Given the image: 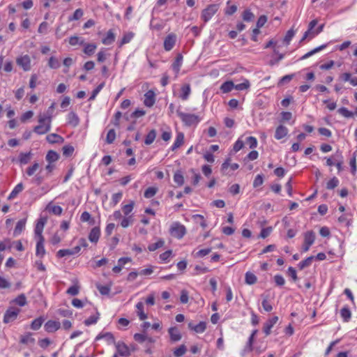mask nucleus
Returning a JSON list of instances; mask_svg holds the SVG:
<instances>
[{"mask_svg": "<svg viewBox=\"0 0 357 357\" xmlns=\"http://www.w3.org/2000/svg\"><path fill=\"white\" fill-rule=\"evenodd\" d=\"M52 116L45 114L38 116L39 124L34 127L33 131L38 135H44L51 129Z\"/></svg>", "mask_w": 357, "mask_h": 357, "instance_id": "nucleus-1", "label": "nucleus"}, {"mask_svg": "<svg viewBox=\"0 0 357 357\" xmlns=\"http://www.w3.org/2000/svg\"><path fill=\"white\" fill-rule=\"evenodd\" d=\"M177 115L187 126H191L197 124L200 119L197 115L193 114H187L179 110L176 111Z\"/></svg>", "mask_w": 357, "mask_h": 357, "instance_id": "nucleus-2", "label": "nucleus"}, {"mask_svg": "<svg viewBox=\"0 0 357 357\" xmlns=\"http://www.w3.org/2000/svg\"><path fill=\"white\" fill-rule=\"evenodd\" d=\"M170 234L178 239L183 237L186 233L185 227L178 222H173L169 228Z\"/></svg>", "mask_w": 357, "mask_h": 357, "instance_id": "nucleus-3", "label": "nucleus"}, {"mask_svg": "<svg viewBox=\"0 0 357 357\" xmlns=\"http://www.w3.org/2000/svg\"><path fill=\"white\" fill-rule=\"evenodd\" d=\"M219 9L218 4H210L202 10V19L205 22L210 20Z\"/></svg>", "mask_w": 357, "mask_h": 357, "instance_id": "nucleus-4", "label": "nucleus"}, {"mask_svg": "<svg viewBox=\"0 0 357 357\" xmlns=\"http://www.w3.org/2000/svg\"><path fill=\"white\" fill-rule=\"evenodd\" d=\"M315 241V234L313 231H308L304 234V243L302 247V250L306 252L309 250L310 246Z\"/></svg>", "mask_w": 357, "mask_h": 357, "instance_id": "nucleus-5", "label": "nucleus"}, {"mask_svg": "<svg viewBox=\"0 0 357 357\" xmlns=\"http://www.w3.org/2000/svg\"><path fill=\"white\" fill-rule=\"evenodd\" d=\"M20 312V310L16 307H11L8 308L4 314L3 321L5 323H9L14 321L17 318Z\"/></svg>", "mask_w": 357, "mask_h": 357, "instance_id": "nucleus-6", "label": "nucleus"}, {"mask_svg": "<svg viewBox=\"0 0 357 357\" xmlns=\"http://www.w3.org/2000/svg\"><path fill=\"white\" fill-rule=\"evenodd\" d=\"M16 63L18 66L22 67L24 71H28L31 69V59L28 55H24L17 59Z\"/></svg>", "mask_w": 357, "mask_h": 357, "instance_id": "nucleus-7", "label": "nucleus"}, {"mask_svg": "<svg viewBox=\"0 0 357 357\" xmlns=\"http://www.w3.org/2000/svg\"><path fill=\"white\" fill-rule=\"evenodd\" d=\"M116 348L118 354L124 357H128L130 355V351L128 347L122 342H118L115 343Z\"/></svg>", "mask_w": 357, "mask_h": 357, "instance_id": "nucleus-8", "label": "nucleus"}, {"mask_svg": "<svg viewBox=\"0 0 357 357\" xmlns=\"http://www.w3.org/2000/svg\"><path fill=\"white\" fill-rule=\"evenodd\" d=\"M44 241L45 238L43 236H41L40 239L37 241L36 243V255L40 258H43L45 255V249L44 247Z\"/></svg>", "mask_w": 357, "mask_h": 357, "instance_id": "nucleus-9", "label": "nucleus"}, {"mask_svg": "<svg viewBox=\"0 0 357 357\" xmlns=\"http://www.w3.org/2000/svg\"><path fill=\"white\" fill-rule=\"evenodd\" d=\"M168 333L172 342H176L181 340L182 335L178 328L171 327L169 328Z\"/></svg>", "mask_w": 357, "mask_h": 357, "instance_id": "nucleus-10", "label": "nucleus"}, {"mask_svg": "<svg viewBox=\"0 0 357 357\" xmlns=\"http://www.w3.org/2000/svg\"><path fill=\"white\" fill-rule=\"evenodd\" d=\"M47 222V218H40L36 225L35 228V234L38 236V239L41 238V236H43L42 233L44 229V226L45 223Z\"/></svg>", "mask_w": 357, "mask_h": 357, "instance_id": "nucleus-11", "label": "nucleus"}, {"mask_svg": "<svg viewBox=\"0 0 357 357\" xmlns=\"http://www.w3.org/2000/svg\"><path fill=\"white\" fill-rule=\"evenodd\" d=\"M61 326L59 321L50 320L44 326L45 331L48 333H53L57 331Z\"/></svg>", "mask_w": 357, "mask_h": 357, "instance_id": "nucleus-12", "label": "nucleus"}, {"mask_svg": "<svg viewBox=\"0 0 357 357\" xmlns=\"http://www.w3.org/2000/svg\"><path fill=\"white\" fill-rule=\"evenodd\" d=\"M278 321V317L277 316H274L264 324L263 330L266 335H268L271 333L272 327L277 323Z\"/></svg>", "mask_w": 357, "mask_h": 357, "instance_id": "nucleus-13", "label": "nucleus"}, {"mask_svg": "<svg viewBox=\"0 0 357 357\" xmlns=\"http://www.w3.org/2000/svg\"><path fill=\"white\" fill-rule=\"evenodd\" d=\"M155 93L153 91H149L144 94V103L147 107H152L155 103Z\"/></svg>", "mask_w": 357, "mask_h": 357, "instance_id": "nucleus-14", "label": "nucleus"}, {"mask_svg": "<svg viewBox=\"0 0 357 357\" xmlns=\"http://www.w3.org/2000/svg\"><path fill=\"white\" fill-rule=\"evenodd\" d=\"M176 38L174 35H168L164 41V48L167 51H170L174 46Z\"/></svg>", "mask_w": 357, "mask_h": 357, "instance_id": "nucleus-15", "label": "nucleus"}, {"mask_svg": "<svg viewBox=\"0 0 357 357\" xmlns=\"http://www.w3.org/2000/svg\"><path fill=\"white\" fill-rule=\"evenodd\" d=\"M100 235V228L98 227H95L91 230V231L89 234V239L91 243H96L98 241Z\"/></svg>", "mask_w": 357, "mask_h": 357, "instance_id": "nucleus-16", "label": "nucleus"}, {"mask_svg": "<svg viewBox=\"0 0 357 357\" xmlns=\"http://www.w3.org/2000/svg\"><path fill=\"white\" fill-rule=\"evenodd\" d=\"M317 23H318L317 20H313L309 23L308 29H307V31H306L304 33L303 36L301 40V43L303 42L305 39H306L309 36L311 38V36H312L313 31H314V30H313V29L315 27V26L317 24Z\"/></svg>", "mask_w": 357, "mask_h": 357, "instance_id": "nucleus-17", "label": "nucleus"}, {"mask_svg": "<svg viewBox=\"0 0 357 357\" xmlns=\"http://www.w3.org/2000/svg\"><path fill=\"white\" fill-rule=\"evenodd\" d=\"M47 141L50 144H62L64 142V139L55 133H52L46 137Z\"/></svg>", "mask_w": 357, "mask_h": 357, "instance_id": "nucleus-18", "label": "nucleus"}, {"mask_svg": "<svg viewBox=\"0 0 357 357\" xmlns=\"http://www.w3.org/2000/svg\"><path fill=\"white\" fill-rule=\"evenodd\" d=\"M182 62H183V56L181 54H178L176 56L175 61H174V63L172 65V69L176 73V76H177L178 73L180 71V68L182 65Z\"/></svg>", "mask_w": 357, "mask_h": 357, "instance_id": "nucleus-19", "label": "nucleus"}, {"mask_svg": "<svg viewBox=\"0 0 357 357\" xmlns=\"http://www.w3.org/2000/svg\"><path fill=\"white\" fill-rule=\"evenodd\" d=\"M288 133V129L284 126H279L276 130L275 133V137L277 139H281L284 137Z\"/></svg>", "mask_w": 357, "mask_h": 357, "instance_id": "nucleus-20", "label": "nucleus"}, {"mask_svg": "<svg viewBox=\"0 0 357 357\" xmlns=\"http://www.w3.org/2000/svg\"><path fill=\"white\" fill-rule=\"evenodd\" d=\"M68 123L73 127H77L79 123L78 116L73 112H71L68 115Z\"/></svg>", "mask_w": 357, "mask_h": 357, "instance_id": "nucleus-21", "label": "nucleus"}, {"mask_svg": "<svg viewBox=\"0 0 357 357\" xmlns=\"http://www.w3.org/2000/svg\"><path fill=\"white\" fill-rule=\"evenodd\" d=\"M184 143V134L183 132H178L176 135V139L174 144L172 146V150L175 151L176 149L181 147Z\"/></svg>", "mask_w": 357, "mask_h": 357, "instance_id": "nucleus-22", "label": "nucleus"}, {"mask_svg": "<svg viewBox=\"0 0 357 357\" xmlns=\"http://www.w3.org/2000/svg\"><path fill=\"white\" fill-rule=\"evenodd\" d=\"M181 93L179 97L183 100H188L189 98V96L191 93V89H190V84H183L181 86Z\"/></svg>", "mask_w": 357, "mask_h": 357, "instance_id": "nucleus-23", "label": "nucleus"}, {"mask_svg": "<svg viewBox=\"0 0 357 357\" xmlns=\"http://www.w3.org/2000/svg\"><path fill=\"white\" fill-rule=\"evenodd\" d=\"M137 314L140 320H144L147 318V314L144 312V303L139 302L136 305Z\"/></svg>", "mask_w": 357, "mask_h": 357, "instance_id": "nucleus-24", "label": "nucleus"}, {"mask_svg": "<svg viewBox=\"0 0 357 357\" xmlns=\"http://www.w3.org/2000/svg\"><path fill=\"white\" fill-rule=\"evenodd\" d=\"M59 158V154L54 151H49L46 155L45 159L49 163H53Z\"/></svg>", "mask_w": 357, "mask_h": 357, "instance_id": "nucleus-25", "label": "nucleus"}, {"mask_svg": "<svg viewBox=\"0 0 357 357\" xmlns=\"http://www.w3.org/2000/svg\"><path fill=\"white\" fill-rule=\"evenodd\" d=\"M26 222V219H22L17 222V225H16L15 230H14L15 236H17L20 234H21V232L25 228Z\"/></svg>", "mask_w": 357, "mask_h": 357, "instance_id": "nucleus-26", "label": "nucleus"}, {"mask_svg": "<svg viewBox=\"0 0 357 357\" xmlns=\"http://www.w3.org/2000/svg\"><path fill=\"white\" fill-rule=\"evenodd\" d=\"M115 40V35L112 30H109L107 33L105 38L102 40L105 45H111Z\"/></svg>", "mask_w": 357, "mask_h": 357, "instance_id": "nucleus-27", "label": "nucleus"}, {"mask_svg": "<svg viewBox=\"0 0 357 357\" xmlns=\"http://www.w3.org/2000/svg\"><path fill=\"white\" fill-rule=\"evenodd\" d=\"M340 315L344 322H348L351 317V312L348 307H344L340 310Z\"/></svg>", "mask_w": 357, "mask_h": 357, "instance_id": "nucleus-28", "label": "nucleus"}, {"mask_svg": "<svg viewBox=\"0 0 357 357\" xmlns=\"http://www.w3.org/2000/svg\"><path fill=\"white\" fill-rule=\"evenodd\" d=\"M23 184L22 183H18L9 195L8 199H14L20 192L23 190Z\"/></svg>", "mask_w": 357, "mask_h": 357, "instance_id": "nucleus-29", "label": "nucleus"}, {"mask_svg": "<svg viewBox=\"0 0 357 357\" xmlns=\"http://www.w3.org/2000/svg\"><path fill=\"white\" fill-rule=\"evenodd\" d=\"M257 278L255 274L250 272H247L245 276V283L250 285L254 284L257 282Z\"/></svg>", "mask_w": 357, "mask_h": 357, "instance_id": "nucleus-30", "label": "nucleus"}, {"mask_svg": "<svg viewBox=\"0 0 357 357\" xmlns=\"http://www.w3.org/2000/svg\"><path fill=\"white\" fill-rule=\"evenodd\" d=\"M233 89H234V84L231 81L225 82L220 86V90L223 93H228Z\"/></svg>", "mask_w": 357, "mask_h": 357, "instance_id": "nucleus-31", "label": "nucleus"}, {"mask_svg": "<svg viewBox=\"0 0 357 357\" xmlns=\"http://www.w3.org/2000/svg\"><path fill=\"white\" fill-rule=\"evenodd\" d=\"M156 137V132L155 130H151L145 138L144 143L146 145L151 144Z\"/></svg>", "mask_w": 357, "mask_h": 357, "instance_id": "nucleus-32", "label": "nucleus"}, {"mask_svg": "<svg viewBox=\"0 0 357 357\" xmlns=\"http://www.w3.org/2000/svg\"><path fill=\"white\" fill-rule=\"evenodd\" d=\"M96 48H97L96 45H95L93 43L86 44L84 49V52L86 54L91 56L95 52Z\"/></svg>", "mask_w": 357, "mask_h": 357, "instance_id": "nucleus-33", "label": "nucleus"}, {"mask_svg": "<svg viewBox=\"0 0 357 357\" xmlns=\"http://www.w3.org/2000/svg\"><path fill=\"white\" fill-rule=\"evenodd\" d=\"M69 43L72 46H75L77 45H82L84 44V40L81 37L75 36L69 38Z\"/></svg>", "mask_w": 357, "mask_h": 357, "instance_id": "nucleus-34", "label": "nucleus"}, {"mask_svg": "<svg viewBox=\"0 0 357 357\" xmlns=\"http://www.w3.org/2000/svg\"><path fill=\"white\" fill-rule=\"evenodd\" d=\"M48 66L52 69H57L60 67L61 64L59 59L54 56H51L48 61Z\"/></svg>", "mask_w": 357, "mask_h": 357, "instance_id": "nucleus-35", "label": "nucleus"}, {"mask_svg": "<svg viewBox=\"0 0 357 357\" xmlns=\"http://www.w3.org/2000/svg\"><path fill=\"white\" fill-rule=\"evenodd\" d=\"M15 304L22 307L26 304V298L24 294L19 295L13 301Z\"/></svg>", "mask_w": 357, "mask_h": 357, "instance_id": "nucleus-36", "label": "nucleus"}, {"mask_svg": "<svg viewBox=\"0 0 357 357\" xmlns=\"http://www.w3.org/2000/svg\"><path fill=\"white\" fill-rule=\"evenodd\" d=\"M187 351L185 345L181 344L177 349L174 351V356L175 357H181L183 356Z\"/></svg>", "mask_w": 357, "mask_h": 357, "instance_id": "nucleus-37", "label": "nucleus"}, {"mask_svg": "<svg viewBox=\"0 0 357 357\" xmlns=\"http://www.w3.org/2000/svg\"><path fill=\"white\" fill-rule=\"evenodd\" d=\"M165 244V241L162 239L158 240L156 243L150 244L148 247L149 251L153 252L157 249L162 248Z\"/></svg>", "mask_w": 357, "mask_h": 357, "instance_id": "nucleus-38", "label": "nucleus"}, {"mask_svg": "<svg viewBox=\"0 0 357 357\" xmlns=\"http://www.w3.org/2000/svg\"><path fill=\"white\" fill-rule=\"evenodd\" d=\"M314 257L310 256L306 258L305 260L301 261L298 264V267L300 269H304L305 268L311 265Z\"/></svg>", "mask_w": 357, "mask_h": 357, "instance_id": "nucleus-39", "label": "nucleus"}, {"mask_svg": "<svg viewBox=\"0 0 357 357\" xmlns=\"http://www.w3.org/2000/svg\"><path fill=\"white\" fill-rule=\"evenodd\" d=\"M134 222V218L132 215H129L125 217L121 222V226L123 228H126L130 225H132Z\"/></svg>", "mask_w": 357, "mask_h": 357, "instance_id": "nucleus-40", "label": "nucleus"}, {"mask_svg": "<svg viewBox=\"0 0 357 357\" xmlns=\"http://www.w3.org/2000/svg\"><path fill=\"white\" fill-rule=\"evenodd\" d=\"M47 209L52 213L59 215L61 214L63 209L59 206H51L50 204L47 205Z\"/></svg>", "mask_w": 357, "mask_h": 357, "instance_id": "nucleus-41", "label": "nucleus"}, {"mask_svg": "<svg viewBox=\"0 0 357 357\" xmlns=\"http://www.w3.org/2000/svg\"><path fill=\"white\" fill-rule=\"evenodd\" d=\"M326 47V45H321V46H319L318 47L314 48V50L308 52L305 55H303L302 56L301 59H305L307 58H309L310 56H312L315 53H317V52L321 51V50L324 49Z\"/></svg>", "mask_w": 357, "mask_h": 357, "instance_id": "nucleus-42", "label": "nucleus"}, {"mask_svg": "<svg viewBox=\"0 0 357 357\" xmlns=\"http://www.w3.org/2000/svg\"><path fill=\"white\" fill-rule=\"evenodd\" d=\"M31 152L21 153L19 156V161L21 164H27L30 160Z\"/></svg>", "mask_w": 357, "mask_h": 357, "instance_id": "nucleus-43", "label": "nucleus"}, {"mask_svg": "<svg viewBox=\"0 0 357 357\" xmlns=\"http://www.w3.org/2000/svg\"><path fill=\"white\" fill-rule=\"evenodd\" d=\"M43 323V318H41V317L37 318L32 321V323L31 324V329H33L34 331L38 330L41 327Z\"/></svg>", "mask_w": 357, "mask_h": 357, "instance_id": "nucleus-44", "label": "nucleus"}, {"mask_svg": "<svg viewBox=\"0 0 357 357\" xmlns=\"http://www.w3.org/2000/svg\"><path fill=\"white\" fill-rule=\"evenodd\" d=\"M116 139V132L114 129L108 131L106 137V142L109 144H112Z\"/></svg>", "mask_w": 357, "mask_h": 357, "instance_id": "nucleus-45", "label": "nucleus"}, {"mask_svg": "<svg viewBox=\"0 0 357 357\" xmlns=\"http://www.w3.org/2000/svg\"><path fill=\"white\" fill-rule=\"evenodd\" d=\"M133 37H134V33L132 32L125 33L120 42L119 45L122 46L126 43H128L132 40V38Z\"/></svg>", "mask_w": 357, "mask_h": 357, "instance_id": "nucleus-46", "label": "nucleus"}, {"mask_svg": "<svg viewBox=\"0 0 357 357\" xmlns=\"http://www.w3.org/2000/svg\"><path fill=\"white\" fill-rule=\"evenodd\" d=\"M35 340L31 337L30 333H27L24 335H22L20 337V343L27 344L29 343H33Z\"/></svg>", "mask_w": 357, "mask_h": 357, "instance_id": "nucleus-47", "label": "nucleus"}, {"mask_svg": "<svg viewBox=\"0 0 357 357\" xmlns=\"http://www.w3.org/2000/svg\"><path fill=\"white\" fill-rule=\"evenodd\" d=\"M174 181L178 186H181L184 183V177L180 172H176L174 175Z\"/></svg>", "mask_w": 357, "mask_h": 357, "instance_id": "nucleus-48", "label": "nucleus"}, {"mask_svg": "<svg viewBox=\"0 0 357 357\" xmlns=\"http://www.w3.org/2000/svg\"><path fill=\"white\" fill-rule=\"evenodd\" d=\"M63 155L66 157H69L73 155L74 152V147L71 145L64 146L62 149Z\"/></svg>", "mask_w": 357, "mask_h": 357, "instance_id": "nucleus-49", "label": "nucleus"}, {"mask_svg": "<svg viewBox=\"0 0 357 357\" xmlns=\"http://www.w3.org/2000/svg\"><path fill=\"white\" fill-rule=\"evenodd\" d=\"M337 112L346 118H351L354 116V113L348 110L346 107H341L337 110Z\"/></svg>", "mask_w": 357, "mask_h": 357, "instance_id": "nucleus-50", "label": "nucleus"}, {"mask_svg": "<svg viewBox=\"0 0 357 357\" xmlns=\"http://www.w3.org/2000/svg\"><path fill=\"white\" fill-rule=\"evenodd\" d=\"M339 184V180L336 177H333L326 183V188L333 190L336 188Z\"/></svg>", "mask_w": 357, "mask_h": 357, "instance_id": "nucleus-51", "label": "nucleus"}, {"mask_svg": "<svg viewBox=\"0 0 357 357\" xmlns=\"http://www.w3.org/2000/svg\"><path fill=\"white\" fill-rule=\"evenodd\" d=\"M80 220L82 222H89L90 225L94 224V220H91V216L90 213L87 211H84L82 213Z\"/></svg>", "mask_w": 357, "mask_h": 357, "instance_id": "nucleus-52", "label": "nucleus"}, {"mask_svg": "<svg viewBox=\"0 0 357 357\" xmlns=\"http://www.w3.org/2000/svg\"><path fill=\"white\" fill-rule=\"evenodd\" d=\"M250 87V82L248 79H245L243 83L234 85V89L238 91H242L248 89Z\"/></svg>", "mask_w": 357, "mask_h": 357, "instance_id": "nucleus-53", "label": "nucleus"}, {"mask_svg": "<svg viewBox=\"0 0 357 357\" xmlns=\"http://www.w3.org/2000/svg\"><path fill=\"white\" fill-rule=\"evenodd\" d=\"M255 17L254 14L250 10H244L243 13V19L246 22H251Z\"/></svg>", "mask_w": 357, "mask_h": 357, "instance_id": "nucleus-54", "label": "nucleus"}, {"mask_svg": "<svg viewBox=\"0 0 357 357\" xmlns=\"http://www.w3.org/2000/svg\"><path fill=\"white\" fill-rule=\"evenodd\" d=\"M156 188L149 187L145 190L144 195L146 198H151L156 194Z\"/></svg>", "mask_w": 357, "mask_h": 357, "instance_id": "nucleus-55", "label": "nucleus"}, {"mask_svg": "<svg viewBox=\"0 0 357 357\" xmlns=\"http://www.w3.org/2000/svg\"><path fill=\"white\" fill-rule=\"evenodd\" d=\"M99 319V314L97 313L96 315H92L89 317L88 319H86L84 321V324L86 326H90L91 324H94L98 321V319Z\"/></svg>", "mask_w": 357, "mask_h": 357, "instance_id": "nucleus-56", "label": "nucleus"}, {"mask_svg": "<svg viewBox=\"0 0 357 357\" xmlns=\"http://www.w3.org/2000/svg\"><path fill=\"white\" fill-rule=\"evenodd\" d=\"M206 323L204 321H201L198 324L195 326L194 331L197 333H202L206 330Z\"/></svg>", "mask_w": 357, "mask_h": 357, "instance_id": "nucleus-57", "label": "nucleus"}, {"mask_svg": "<svg viewBox=\"0 0 357 357\" xmlns=\"http://www.w3.org/2000/svg\"><path fill=\"white\" fill-rule=\"evenodd\" d=\"M70 255H73V252L71 251V249L59 250L56 253L58 257H63Z\"/></svg>", "mask_w": 357, "mask_h": 357, "instance_id": "nucleus-58", "label": "nucleus"}, {"mask_svg": "<svg viewBox=\"0 0 357 357\" xmlns=\"http://www.w3.org/2000/svg\"><path fill=\"white\" fill-rule=\"evenodd\" d=\"M105 85V83L102 82L92 92L91 96H90L89 100H93L96 98V96L98 94V93L101 91V89L103 88Z\"/></svg>", "mask_w": 357, "mask_h": 357, "instance_id": "nucleus-59", "label": "nucleus"}, {"mask_svg": "<svg viewBox=\"0 0 357 357\" xmlns=\"http://www.w3.org/2000/svg\"><path fill=\"white\" fill-rule=\"evenodd\" d=\"M246 144L249 146L250 149H254L257 145V139L254 137H248L246 139Z\"/></svg>", "mask_w": 357, "mask_h": 357, "instance_id": "nucleus-60", "label": "nucleus"}, {"mask_svg": "<svg viewBox=\"0 0 357 357\" xmlns=\"http://www.w3.org/2000/svg\"><path fill=\"white\" fill-rule=\"evenodd\" d=\"M39 164L38 162H35L31 167H29L26 169V174L29 176L34 174V173L38 169Z\"/></svg>", "mask_w": 357, "mask_h": 357, "instance_id": "nucleus-61", "label": "nucleus"}, {"mask_svg": "<svg viewBox=\"0 0 357 357\" xmlns=\"http://www.w3.org/2000/svg\"><path fill=\"white\" fill-rule=\"evenodd\" d=\"M133 207H134L133 202H131L129 204H126V205L123 206V207L122 208V211H123V213H124V215L126 216L128 215L133 210Z\"/></svg>", "mask_w": 357, "mask_h": 357, "instance_id": "nucleus-62", "label": "nucleus"}, {"mask_svg": "<svg viewBox=\"0 0 357 357\" xmlns=\"http://www.w3.org/2000/svg\"><path fill=\"white\" fill-rule=\"evenodd\" d=\"M294 34H295V32H294V31L293 29H290V30H289V31L287 32V33H286V35H285V36H284V42L287 45H289V43H290V41H291V39H292V38L294 37Z\"/></svg>", "mask_w": 357, "mask_h": 357, "instance_id": "nucleus-63", "label": "nucleus"}, {"mask_svg": "<svg viewBox=\"0 0 357 357\" xmlns=\"http://www.w3.org/2000/svg\"><path fill=\"white\" fill-rule=\"evenodd\" d=\"M83 15V11L82 9L78 8L77 9L72 17H69V20H77L80 19Z\"/></svg>", "mask_w": 357, "mask_h": 357, "instance_id": "nucleus-64", "label": "nucleus"}]
</instances>
